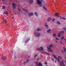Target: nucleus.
<instances>
[{
  "label": "nucleus",
  "mask_w": 66,
  "mask_h": 66,
  "mask_svg": "<svg viewBox=\"0 0 66 66\" xmlns=\"http://www.w3.org/2000/svg\"><path fill=\"white\" fill-rule=\"evenodd\" d=\"M53 56L54 57V58H55V60H57L58 62L60 64L61 66H65V65H64V63L63 62V61H62L61 63V62L60 61V59L59 58H60L61 59H62V57L60 56H59L57 58L56 57V56L54 55H53Z\"/></svg>",
  "instance_id": "nucleus-1"
},
{
  "label": "nucleus",
  "mask_w": 66,
  "mask_h": 66,
  "mask_svg": "<svg viewBox=\"0 0 66 66\" xmlns=\"http://www.w3.org/2000/svg\"><path fill=\"white\" fill-rule=\"evenodd\" d=\"M53 46V45L51 44L49 46L47 47V49H48V51L49 52H52V50H51V48H52V47Z\"/></svg>",
  "instance_id": "nucleus-2"
},
{
  "label": "nucleus",
  "mask_w": 66,
  "mask_h": 66,
  "mask_svg": "<svg viewBox=\"0 0 66 66\" xmlns=\"http://www.w3.org/2000/svg\"><path fill=\"white\" fill-rule=\"evenodd\" d=\"M37 4H38L39 6H42V0H37Z\"/></svg>",
  "instance_id": "nucleus-3"
},
{
  "label": "nucleus",
  "mask_w": 66,
  "mask_h": 66,
  "mask_svg": "<svg viewBox=\"0 0 66 66\" xmlns=\"http://www.w3.org/2000/svg\"><path fill=\"white\" fill-rule=\"evenodd\" d=\"M35 35L37 37H39L40 36V34L39 32H36L35 33Z\"/></svg>",
  "instance_id": "nucleus-4"
},
{
  "label": "nucleus",
  "mask_w": 66,
  "mask_h": 66,
  "mask_svg": "<svg viewBox=\"0 0 66 66\" xmlns=\"http://www.w3.org/2000/svg\"><path fill=\"white\" fill-rule=\"evenodd\" d=\"M61 33H64V31H60L58 34V35H57V36H58L59 37H61L60 35H61Z\"/></svg>",
  "instance_id": "nucleus-5"
},
{
  "label": "nucleus",
  "mask_w": 66,
  "mask_h": 66,
  "mask_svg": "<svg viewBox=\"0 0 66 66\" xmlns=\"http://www.w3.org/2000/svg\"><path fill=\"white\" fill-rule=\"evenodd\" d=\"M37 50H42V51H44V48H43L42 47H40V48H37Z\"/></svg>",
  "instance_id": "nucleus-6"
},
{
  "label": "nucleus",
  "mask_w": 66,
  "mask_h": 66,
  "mask_svg": "<svg viewBox=\"0 0 66 66\" xmlns=\"http://www.w3.org/2000/svg\"><path fill=\"white\" fill-rule=\"evenodd\" d=\"M47 33H49V34H51V29H50L47 30Z\"/></svg>",
  "instance_id": "nucleus-7"
},
{
  "label": "nucleus",
  "mask_w": 66,
  "mask_h": 66,
  "mask_svg": "<svg viewBox=\"0 0 66 66\" xmlns=\"http://www.w3.org/2000/svg\"><path fill=\"white\" fill-rule=\"evenodd\" d=\"M12 5L13 9H15V7H16V5L14 3H13L12 4Z\"/></svg>",
  "instance_id": "nucleus-8"
},
{
  "label": "nucleus",
  "mask_w": 66,
  "mask_h": 66,
  "mask_svg": "<svg viewBox=\"0 0 66 66\" xmlns=\"http://www.w3.org/2000/svg\"><path fill=\"white\" fill-rule=\"evenodd\" d=\"M22 10L23 11L25 12L24 13H27V12H28V10L27 9H23Z\"/></svg>",
  "instance_id": "nucleus-9"
},
{
  "label": "nucleus",
  "mask_w": 66,
  "mask_h": 66,
  "mask_svg": "<svg viewBox=\"0 0 66 66\" xmlns=\"http://www.w3.org/2000/svg\"><path fill=\"white\" fill-rule=\"evenodd\" d=\"M28 15L29 16H33L34 14H33V13L31 12L30 13L28 14Z\"/></svg>",
  "instance_id": "nucleus-10"
},
{
  "label": "nucleus",
  "mask_w": 66,
  "mask_h": 66,
  "mask_svg": "<svg viewBox=\"0 0 66 66\" xmlns=\"http://www.w3.org/2000/svg\"><path fill=\"white\" fill-rule=\"evenodd\" d=\"M34 13L35 15H36L37 17H38V16H39V14H38V13L37 12H35Z\"/></svg>",
  "instance_id": "nucleus-11"
},
{
  "label": "nucleus",
  "mask_w": 66,
  "mask_h": 66,
  "mask_svg": "<svg viewBox=\"0 0 66 66\" xmlns=\"http://www.w3.org/2000/svg\"><path fill=\"white\" fill-rule=\"evenodd\" d=\"M36 64L38 66H42V64L40 63H38L37 62L36 63Z\"/></svg>",
  "instance_id": "nucleus-12"
},
{
  "label": "nucleus",
  "mask_w": 66,
  "mask_h": 66,
  "mask_svg": "<svg viewBox=\"0 0 66 66\" xmlns=\"http://www.w3.org/2000/svg\"><path fill=\"white\" fill-rule=\"evenodd\" d=\"M2 18L3 20V21H4V22H5V23H6L7 22V21L6 20V19H4V18Z\"/></svg>",
  "instance_id": "nucleus-13"
},
{
  "label": "nucleus",
  "mask_w": 66,
  "mask_h": 66,
  "mask_svg": "<svg viewBox=\"0 0 66 66\" xmlns=\"http://www.w3.org/2000/svg\"><path fill=\"white\" fill-rule=\"evenodd\" d=\"M29 40H30V39L28 38H27L25 42V43H28V41H29Z\"/></svg>",
  "instance_id": "nucleus-14"
},
{
  "label": "nucleus",
  "mask_w": 66,
  "mask_h": 66,
  "mask_svg": "<svg viewBox=\"0 0 66 66\" xmlns=\"http://www.w3.org/2000/svg\"><path fill=\"white\" fill-rule=\"evenodd\" d=\"M34 2V0H30L29 1V3H30V4L32 3H33Z\"/></svg>",
  "instance_id": "nucleus-15"
},
{
  "label": "nucleus",
  "mask_w": 66,
  "mask_h": 66,
  "mask_svg": "<svg viewBox=\"0 0 66 66\" xmlns=\"http://www.w3.org/2000/svg\"><path fill=\"white\" fill-rule=\"evenodd\" d=\"M45 27H46V29H48V28H48V25H47V23H45Z\"/></svg>",
  "instance_id": "nucleus-16"
},
{
  "label": "nucleus",
  "mask_w": 66,
  "mask_h": 66,
  "mask_svg": "<svg viewBox=\"0 0 66 66\" xmlns=\"http://www.w3.org/2000/svg\"><path fill=\"white\" fill-rule=\"evenodd\" d=\"M5 58H6V57L5 56H3L2 57V59L3 60H5Z\"/></svg>",
  "instance_id": "nucleus-17"
},
{
  "label": "nucleus",
  "mask_w": 66,
  "mask_h": 66,
  "mask_svg": "<svg viewBox=\"0 0 66 66\" xmlns=\"http://www.w3.org/2000/svg\"><path fill=\"white\" fill-rule=\"evenodd\" d=\"M57 24H61V23H60V22L59 21H57L56 22Z\"/></svg>",
  "instance_id": "nucleus-18"
},
{
  "label": "nucleus",
  "mask_w": 66,
  "mask_h": 66,
  "mask_svg": "<svg viewBox=\"0 0 66 66\" xmlns=\"http://www.w3.org/2000/svg\"><path fill=\"white\" fill-rule=\"evenodd\" d=\"M37 31H41V29H39V28H38L37 29Z\"/></svg>",
  "instance_id": "nucleus-19"
},
{
  "label": "nucleus",
  "mask_w": 66,
  "mask_h": 66,
  "mask_svg": "<svg viewBox=\"0 0 66 66\" xmlns=\"http://www.w3.org/2000/svg\"><path fill=\"white\" fill-rule=\"evenodd\" d=\"M52 19L51 18H49L47 19V21H50V20H51Z\"/></svg>",
  "instance_id": "nucleus-20"
},
{
  "label": "nucleus",
  "mask_w": 66,
  "mask_h": 66,
  "mask_svg": "<svg viewBox=\"0 0 66 66\" xmlns=\"http://www.w3.org/2000/svg\"><path fill=\"white\" fill-rule=\"evenodd\" d=\"M53 35L54 37H56V36H57L55 34H53Z\"/></svg>",
  "instance_id": "nucleus-21"
},
{
  "label": "nucleus",
  "mask_w": 66,
  "mask_h": 66,
  "mask_svg": "<svg viewBox=\"0 0 66 66\" xmlns=\"http://www.w3.org/2000/svg\"><path fill=\"white\" fill-rule=\"evenodd\" d=\"M29 61L30 60L29 59H27L26 60V62H27V63H28V62H29Z\"/></svg>",
  "instance_id": "nucleus-22"
},
{
  "label": "nucleus",
  "mask_w": 66,
  "mask_h": 66,
  "mask_svg": "<svg viewBox=\"0 0 66 66\" xmlns=\"http://www.w3.org/2000/svg\"><path fill=\"white\" fill-rule=\"evenodd\" d=\"M43 7L44 9V10H47V9H46V7H45V6H43Z\"/></svg>",
  "instance_id": "nucleus-23"
},
{
  "label": "nucleus",
  "mask_w": 66,
  "mask_h": 66,
  "mask_svg": "<svg viewBox=\"0 0 66 66\" xmlns=\"http://www.w3.org/2000/svg\"><path fill=\"white\" fill-rule=\"evenodd\" d=\"M41 53H44L43 52H41ZM45 53L46 54H47V55H49V54H48V53H46L45 52V53Z\"/></svg>",
  "instance_id": "nucleus-24"
},
{
  "label": "nucleus",
  "mask_w": 66,
  "mask_h": 66,
  "mask_svg": "<svg viewBox=\"0 0 66 66\" xmlns=\"http://www.w3.org/2000/svg\"><path fill=\"white\" fill-rule=\"evenodd\" d=\"M4 13L5 14H8V12H7L6 11V12H4Z\"/></svg>",
  "instance_id": "nucleus-25"
},
{
  "label": "nucleus",
  "mask_w": 66,
  "mask_h": 66,
  "mask_svg": "<svg viewBox=\"0 0 66 66\" xmlns=\"http://www.w3.org/2000/svg\"><path fill=\"white\" fill-rule=\"evenodd\" d=\"M63 49L64 50V52H65V51H66V48H65L64 47L63 48Z\"/></svg>",
  "instance_id": "nucleus-26"
},
{
  "label": "nucleus",
  "mask_w": 66,
  "mask_h": 66,
  "mask_svg": "<svg viewBox=\"0 0 66 66\" xmlns=\"http://www.w3.org/2000/svg\"><path fill=\"white\" fill-rule=\"evenodd\" d=\"M64 38V37L63 36L61 38L60 40H62Z\"/></svg>",
  "instance_id": "nucleus-27"
},
{
  "label": "nucleus",
  "mask_w": 66,
  "mask_h": 66,
  "mask_svg": "<svg viewBox=\"0 0 66 66\" xmlns=\"http://www.w3.org/2000/svg\"><path fill=\"white\" fill-rule=\"evenodd\" d=\"M5 6H2V9H5Z\"/></svg>",
  "instance_id": "nucleus-28"
},
{
  "label": "nucleus",
  "mask_w": 66,
  "mask_h": 66,
  "mask_svg": "<svg viewBox=\"0 0 66 66\" xmlns=\"http://www.w3.org/2000/svg\"><path fill=\"white\" fill-rule=\"evenodd\" d=\"M59 43L60 44H62V41H60L59 42Z\"/></svg>",
  "instance_id": "nucleus-29"
},
{
  "label": "nucleus",
  "mask_w": 66,
  "mask_h": 66,
  "mask_svg": "<svg viewBox=\"0 0 66 66\" xmlns=\"http://www.w3.org/2000/svg\"><path fill=\"white\" fill-rule=\"evenodd\" d=\"M62 29L63 30H65V31H66V28H65V27H63L62 28Z\"/></svg>",
  "instance_id": "nucleus-30"
},
{
  "label": "nucleus",
  "mask_w": 66,
  "mask_h": 66,
  "mask_svg": "<svg viewBox=\"0 0 66 66\" xmlns=\"http://www.w3.org/2000/svg\"><path fill=\"white\" fill-rule=\"evenodd\" d=\"M55 16H58L59 15V13H57L55 14Z\"/></svg>",
  "instance_id": "nucleus-31"
},
{
  "label": "nucleus",
  "mask_w": 66,
  "mask_h": 66,
  "mask_svg": "<svg viewBox=\"0 0 66 66\" xmlns=\"http://www.w3.org/2000/svg\"><path fill=\"white\" fill-rule=\"evenodd\" d=\"M55 39L56 40H59V38H57V37H55Z\"/></svg>",
  "instance_id": "nucleus-32"
},
{
  "label": "nucleus",
  "mask_w": 66,
  "mask_h": 66,
  "mask_svg": "<svg viewBox=\"0 0 66 66\" xmlns=\"http://www.w3.org/2000/svg\"><path fill=\"white\" fill-rule=\"evenodd\" d=\"M27 63V61H24V64H26Z\"/></svg>",
  "instance_id": "nucleus-33"
},
{
  "label": "nucleus",
  "mask_w": 66,
  "mask_h": 66,
  "mask_svg": "<svg viewBox=\"0 0 66 66\" xmlns=\"http://www.w3.org/2000/svg\"><path fill=\"white\" fill-rule=\"evenodd\" d=\"M37 56V55H35L34 56V57H36Z\"/></svg>",
  "instance_id": "nucleus-34"
},
{
  "label": "nucleus",
  "mask_w": 66,
  "mask_h": 66,
  "mask_svg": "<svg viewBox=\"0 0 66 66\" xmlns=\"http://www.w3.org/2000/svg\"><path fill=\"white\" fill-rule=\"evenodd\" d=\"M45 65H47V63L46 62H45Z\"/></svg>",
  "instance_id": "nucleus-35"
},
{
  "label": "nucleus",
  "mask_w": 66,
  "mask_h": 66,
  "mask_svg": "<svg viewBox=\"0 0 66 66\" xmlns=\"http://www.w3.org/2000/svg\"><path fill=\"white\" fill-rule=\"evenodd\" d=\"M14 58H15V57H16V56L15 55H14Z\"/></svg>",
  "instance_id": "nucleus-36"
},
{
  "label": "nucleus",
  "mask_w": 66,
  "mask_h": 66,
  "mask_svg": "<svg viewBox=\"0 0 66 66\" xmlns=\"http://www.w3.org/2000/svg\"><path fill=\"white\" fill-rule=\"evenodd\" d=\"M54 20H55V19H54L53 20H52L53 21H54Z\"/></svg>",
  "instance_id": "nucleus-37"
},
{
  "label": "nucleus",
  "mask_w": 66,
  "mask_h": 66,
  "mask_svg": "<svg viewBox=\"0 0 66 66\" xmlns=\"http://www.w3.org/2000/svg\"><path fill=\"white\" fill-rule=\"evenodd\" d=\"M51 60H52V61H54V60L52 58H51Z\"/></svg>",
  "instance_id": "nucleus-38"
},
{
  "label": "nucleus",
  "mask_w": 66,
  "mask_h": 66,
  "mask_svg": "<svg viewBox=\"0 0 66 66\" xmlns=\"http://www.w3.org/2000/svg\"><path fill=\"white\" fill-rule=\"evenodd\" d=\"M57 16H58V17H60V15H58Z\"/></svg>",
  "instance_id": "nucleus-39"
},
{
  "label": "nucleus",
  "mask_w": 66,
  "mask_h": 66,
  "mask_svg": "<svg viewBox=\"0 0 66 66\" xmlns=\"http://www.w3.org/2000/svg\"><path fill=\"white\" fill-rule=\"evenodd\" d=\"M63 20H65V18H63Z\"/></svg>",
  "instance_id": "nucleus-40"
},
{
  "label": "nucleus",
  "mask_w": 66,
  "mask_h": 66,
  "mask_svg": "<svg viewBox=\"0 0 66 66\" xmlns=\"http://www.w3.org/2000/svg\"><path fill=\"white\" fill-rule=\"evenodd\" d=\"M39 58H37V60H39Z\"/></svg>",
  "instance_id": "nucleus-41"
},
{
  "label": "nucleus",
  "mask_w": 66,
  "mask_h": 66,
  "mask_svg": "<svg viewBox=\"0 0 66 66\" xmlns=\"http://www.w3.org/2000/svg\"><path fill=\"white\" fill-rule=\"evenodd\" d=\"M55 42L56 43H57V41H56Z\"/></svg>",
  "instance_id": "nucleus-42"
},
{
  "label": "nucleus",
  "mask_w": 66,
  "mask_h": 66,
  "mask_svg": "<svg viewBox=\"0 0 66 66\" xmlns=\"http://www.w3.org/2000/svg\"><path fill=\"white\" fill-rule=\"evenodd\" d=\"M18 10L19 11H20V9H18Z\"/></svg>",
  "instance_id": "nucleus-43"
},
{
  "label": "nucleus",
  "mask_w": 66,
  "mask_h": 66,
  "mask_svg": "<svg viewBox=\"0 0 66 66\" xmlns=\"http://www.w3.org/2000/svg\"><path fill=\"white\" fill-rule=\"evenodd\" d=\"M3 1H5V0H2Z\"/></svg>",
  "instance_id": "nucleus-44"
},
{
  "label": "nucleus",
  "mask_w": 66,
  "mask_h": 66,
  "mask_svg": "<svg viewBox=\"0 0 66 66\" xmlns=\"http://www.w3.org/2000/svg\"><path fill=\"white\" fill-rule=\"evenodd\" d=\"M61 19H63V18H61Z\"/></svg>",
  "instance_id": "nucleus-45"
},
{
  "label": "nucleus",
  "mask_w": 66,
  "mask_h": 66,
  "mask_svg": "<svg viewBox=\"0 0 66 66\" xmlns=\"http://www.w3.org/2000/svg\"><path fill=\"white\" fill-rule=\"evenodd\" d=\"M12 18H13V19H14V17H13Z\"/></svg>",
  "instance_id": "nucleus-46"
},
{
  "label": "nucleus",
  "mask_w": 66,
  "mask_h": 66,
  "mask_svg": "<svg viewBox=\"0 0 66 66\" xmlns=\"http://www.w3.org/2000/svg\"><path fill=\"white\" fill-rule=\"evenodd\" d=\"M62 52H63V50H62Z\"/></svg>",
  "instance_id": "nucleus-47"
},
{
  "label": "nucleus",
  "mask_w": 66,
  "mask_h": 66,
  "mask_svg": "<svg viewBox=\"0 0 66 66\" xmlns=\"http://www.w3.org/2000/svg\"><path fill=\"white\" fill-rule=\"evenodd\" d=\"M65 59H66V57H65Z\"/></svg>",
  "instance_id": "nucleus-48"
},
{
  "label": "nucleus",
  "mask_w": 66,
  "mask_h": 66,
  "mask_svg": "<svg viewBox=\"0 0 66 66\" xmlns=\"http://www.w3.org/2000/svg\"><path fill=\"white\" fill-rule=\"evenodd\" d=\"M55 62H56V61H55Z\"/></svg>",
  "instance_id": "nucleus-49"
},
{
  "label": "nucleus",
  "mask_w": 66,
  "mask_h": 66,
  "mask_svg": "<svg viewBox=\"0 0 66 66\" xmlns=\"http://www.w3.org/2000/svg\"><path fill=\"white\" fill-rule=\"evenodd\" d=\"M15 15H16V13H15Z\"/></svg>",
  "instance_id": "nucleus-50"
},
{
  "label": "nucleus",
  "mask_w": 66,
  "mask_h": 66,
  "mask_svg": "<svg viewBox=\"0 0 66 66\" xmlns=\"http://www.w3.org/2000/svg\"><path fill=\"white\" fill-rule=\"evenodd\" d=\"M12 24V25H13V23Z\"/></svg>",
  "instance_id": "nucleus-51"
}]
</instances>
